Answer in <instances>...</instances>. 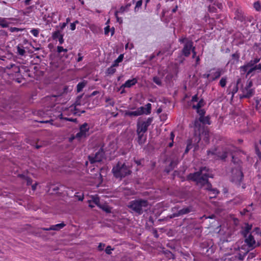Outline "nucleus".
Segmentation results:
<instances>
[{
  "label": "nucleus",
  "mask_w": 261,
  "mask_h": 261,
  "mask_svg": "<svg viewBox=\"0 0 261 261\" xmlns=\"http://www.w3.org/2000/svg\"><path fill=\"white\" fill-rule=\"evenodd\" d=\"M40 32V29H32L30 31V33L33 35L34 36L37 37L39 36V34Z\"/></svg>",
  "instance_id": "45"
},
{
  "label": "nucleus",
  "mask_w": 261,
  "mask_h": 261,
  "mask_svg": "<svg viewBox=\"0 0 261 261\" xmlns=\"http://www.w3.org/2000/svg\"><path fill=\"white\" fill-rule=\"evenodd\" d=\"M79 21L78 20H75L74 22L71 23L70 27V30L72 31H74L75 30L76 28V24L79 23Z\"/></svg>",
  "instance_id": "60"
},
{
  "label": "nucleus",
  "mask_w": 261,
  "mask_h": 261,
  "mask_svg": "<svg viewBox=\"0 0 261 261\" xmlns=\"http://www.w3.org/2000/svg\"><path fill=\"white\" fill-rule=\"evenodd\" d=\"M201 122H200L199 121V119L198 118V119H196L195 121H194V127L195 128H200L201 127Z\"/></svg>",
  "instance_id": "53"
},
{
  "label": "nucleus",
  "mask_w": 261,
  "mask_h": 261,
  "mask_svg": "<svg viewBox=\"0 0 261 261\" xmlns=\"http://www.w3.org/2000/svg\"><path fill=\"white\" fill-rule=\"evenodd\" d=\"M227 76L222 77L219 82V85L222 88L225 87L227 83Z\"/></svg>",
  "instance_id": "41"
},
{
  "label": "nucleus",
  "mask_w": 261,
  "mask_h": 261,
  "mask_svg": "<svg viewBox=\"0 0 261 261\" xmlns=\"http://www.w3.org/2000/svg\"><path fill=\"white\" fill-rule=\"evenodd\" d=\"M244 178V173L243 172L242 167L238 166L232 169L231 176L230 177V181L238 187L241 185V183Z\"/></svg>",
  "instance_id": "4"
},
{
  "label": "nucleus",
  "mask_w": 261,
  "mask_h": 261,
  "mask_svg": "<svg viewBox=\"0 0 261 261\" xmlns=\"http://www.w3.org/2000/svg\"><path fill=\"white\" fill-rule=\"evenodd\" d=\"M241 54L239 50H237L234 53L232 54L230 57L231 58L228 61L227 64H230L234 65L239 62Z\"/></svg>",
  "instance_id": "16"
},
{
  "label": "nucleus",
  "mask_w": 261,
  "mask_h": 261,
  "mask_svg": "<svg viewBox=\"0 0 261 261\" xmlns=\"http://www.w3.org/2000/svg\"><path fill=\"white\" fill-rule=\"evenodd\" d=\"M130 6H131V3L127 4L124 6H122L120 8L119 11H118L119 13H123L125 11H127L129 10V8L130 7Z\"/></svg>",
  "instance_id": "37"
},
{
  "label": "nucleus",
  "mask_w": 261,
  "mask_h": 261,
  "mask_svg": "<svg viewBox=\"0 0 261 261\" xmlns=\"http://www.w3.org/2000/svg\"><path fill=\"white\" fill-rule=\"evenodd\" d=\"M260 61V58H256L253 60H251L249 62L247 63L248 66L250 67L254 66V65L258 63Z\"/></svg>",
  "instance_id": "40"
},
{
  "label": "nucleus",
  "mask_w": 261,
  "mask_h": 261,
  "mask_svg": "<svg viewBox=\"0 0 261 261\" xmlns=\"http://www.w3.org/2000/svg\"><path fill=\"white\" fill-rule=\"evenodd\" d=\"M142 3H143L142 0H139V1H137V2L136 3V6L134 9L135 12L138 11L139 9L141 7V6L142 5Z\"/></svg>",
  "instance_id": "49"
},
{
  "label": "nucleus",
  "mask_w": 261,
  "mask_h": 261,
  "mask_svg": "<svg viewBox=\"0 0 261 261\" xmlns=\"http://www.w3.org/2000/svg\"><path fill=\"white\" fill-rule=\"evenodd\" d=\"M62 35L60 30H57L52 33L51 37L53 40H57Z\"/></svg>",
  "instance_id": "39"
},
{
  "label": "nucleus",
  "mask_w": 261,
  "mask_h": 261,
  "mask_svg": "<svg viewBox=\"0 0 261 261\" xmlns=\"http://www.w3.org/2000/svg\"><path fill=\"white\" fill-rule=\"evenodd\" d=\"M257 69H258L257 65H255L253 67H251V68H250L249 70H247L246 76L250 75L253 71H254Z\"/></svg>",
  "instance_id": "52"
},
{
  "label": "nucleus",
  "mask_w": 261,
  "mask_h": 261,
  "mask_svg": "<svg viewBox=\"0 0 261 261\" xmlns=\"http://www.w3.org/2000/svg\"><path fill=\"white\" fill-rule=\"evenodd\" d=\"M13 19V18H5V17H0V26L3 28H6L9 27V22H7V20Z\"/></svg>",
  "instance_id": "25"
},
{
  "label": "nucleus",
  "mask_w": 261,
  "mask_h": 261,
  "mask_svg": "<svg viewBox=\"0 0 261 261\" xmlns=\"http://www.w3.org/2000/svg\"><path fill=\"white\" fill-rule=\"evenodd\" d=\"M197 113L199 115V117H203L205 116L206 111L204 109H201L196 111Z\"/></svg>",
  "instance_id": "55"
},
{
  "label": "nucleus",
  "mask_w": 261,
  "mask_h": 261,
  "mask_svg": "<svg viewBox=\"0 0 261 261\" xmlns=\"http://www.w3.org/2000/svg\"><path fill=\"white\" fill-rule=\"evenodd\" d=\"M253 7L255 9V10L257 11H261L260 3L259 1H257L254 3Z\"/></svg>",
  "instance_id": "47"
},
{
  "label": "nucleus",
  "mask_w": 261,
  "mask_h": 261,
  "mask_svg": "<svg viewBox=\"0 0 261 261\" xmlns=\"http://www.w3.org/2000/svg\"><path fill=\"white\" fill-rule=\"evenodd\" d=\"M200 251L202 254L209 256L215 252V248L211 243L203 242L200 244Z\"/></svg>",
  "instance_id": "8"
},
{
  "label": "nucleus",
  "mask_w": 261,
  "mask_h": 261,
  "mask_svg": "<svg viewBox=\"0 0 261 261\" xmlns=\"http://www.w3.org/2000/svg\"><path fill=\"white\" fill-rule=\"evenodd\" d=\"M223 73L224 71L222 68H217V71L213 73L212 76L208 79L209 82H213L218 79Z\"/></svg>",
  "instance_id": "17"
},
{
  "label": "nucleus",
  "mask_w": 261,
  "mask_h": 261,
  "mask_svg": "<svg viewBox=\"0 0 261 261\" xmlns=\"http://www.w3.org/2000/svg\"><path fill=\"white\" fill-rule=\"evenodd\" d=\"M192 108L193 109L196 110L197 111L201 109V108H202V107H201V106H200L199 103H197V105H193Z\"/></svg>",
  "instance_id": "64"
},
{
  "label": "nucleus",
  "mask_w": 261,
  "mask_h": 261,
  "mask_svg": "<svg viewBox=\"0 0 261 261\" xmlns=\"http://www.w3.org/2000/svg\"><path fill=\"white\" fill-rule=\"evenodd\" d=\"M214 5L216 6L220 10H222L223 9V5L222 3H220L216 1H215L214 3Z\"/></svg>",
  "instance_id": "61"
},
{
  "label": "nucleus",
  "mask_w": 261,
  "mask_h": 261,
  "mask_svg": "<svg viewBox=\"0 0 261 261\" xmlns=\"http://www.w3.org/2000/svg\"><path fill=\"white\" fill-rule=\"evenodd\" d=\"M89 96L88 94L85 95L84 93L80 95H78L75 101L73 103L74 109L75 111L78 110V109L76 108L77 106H84L86 103H89Z\"/></svg>",
  "instance_id": "10"
},
{
  "label": "nucleus",
  "mask_w": 261,
  "mask_h": 261,
  "mask_svg": "<svg viewBox=\"0 0 261 261\" xmlns=\"http://www.w3.org/2000/svg\"><path fill=\"white\" fill-rule=\"evenodd\" d=\"M252 225H250L248 223H246L245 224V226L243 229V230L242 231V234L244 236V238L247 237L248 234L250 232V231L252 229Z\"/></svg>",
  "instance_id": "26"
},
{
  "label": "nucleus",
  "mask_w": 261,
  "mask_h": 261,
  "mask_svg": "<svg viewBox=\"0 0 261 261\" xmlns=\"http://www.w3.org/2000/svg\"><path fill=\"white\" fill-rule=\"evenodd\" d=\"M19 70V75L20 77H17L16 82L18 83H21L22 80L25 79L26 77H33V75L31 73L29 68L24 65H21Z\"/></svg>",
  "instance_id": "9"
},
{
  "label": "nucleus",
  "mask_w": 261,
  "mask_h": 261,
  "mask_svg": "<svg viewBox=\"0 0 261 261\" xmlns=\"http://www.w3.org/2000/svg\"><path fill=\"white\" fill-rule=\"evenodd\" d=\"M137 134L138 135L137 142L140 145H143L146 141V135H144V133H143Z\"/></svg>",
  "instance_id": "24"
},
{
  "label": "nucleus",
  "mask_w": 261,
  "mask_h": 261,
  "mask_svg": "<svg viewBox=\"0 0 261 261\" xmlns=\"http://www.w3.org/2000/svg\"><path fill=\"white\" fill-rule=\"evenodd\" d=\"M241 82V79L239 78L236 83H232L230 84V86H231V98H233L234 94L238 91L239 90V84Z\"/></svg>",
  "instance_id": "18"
},
{
  "label": "nucleus",
  "mask_w": 261,
  "mask_h": 261,
  "mask_svg": "<svg viewBox=\"0 0 261 261\" xmlns=\"http://www.w3.org/2000/svg\"><path fill=\"white\" fill-rule=\"evenodd\" d=\"M177 163L174 161H171L170 164L165 168L164 172L169 174L176 166Z\"/></svg>",
  "instance_id": "23"
},
{
  "label": "nucleus",
  "mask_w": 261,
  "mask_h": 261,
  "mask_svg": "<svg viewBox=\"0 0 261 261\" xmlns=\"http://www.w3.org/2000/svg\"><path fill=\"white\" fill-rule=\"evenodd\" d=\"M199 119L200 122H201L202 124L210 125L211 124V121L210 120V116H204L203 117H199Z\"/></svg>",
  "instance_id": "30"
},
{
  "label": "nucleus",
  "mask_w": 261,
  "mask_h": 261,
  "mask_svg": "<svg viewBox=\"0 0 261 261\" xmlns=\"http://www.w3.org/2000/svg\"><path fill=\"white\" fill-rule=\"evenodd\" d=\"M255 152L259 160H261V151L256 145L255 146Z\"/></svg>",
  "instance_id": "57"
},
{
  "label": "nucleus",
  "mask_w": 261,
  "mask_h": 261,
  "mask_svg": "<svg viewBox=\"0 0 261 261\" xmlns=\"http://www.w3.org/2000/svg\"><path fill=\"white\" fill-rule=\"evenodd\" d=\"M191 40V39L185 37L179 38L178 41L180 43H184L185 44L187 41H190Z\"/></svg>",
  "instance_id": "54"
},
{
  "label": "nucleus",
  "mask_w": 261,
  "mask_h": 261,
  "mask_svg": "<svg viewBox=\"0 0 261 261\" xmlns=\"http://www.w3.org/2000/svg\"><path fill=\"white\" fill-rule=\"evenodd\" d=\"M210 169L208 167L204 166L200 167L198 171H201L200 172V174H203L205 173H209Z\"/></svg>",
  "instance_id": "43"
},
{
  "label": "nucleus",
  "mask_w": 261,
  "mask_h": 261,
  "mask_svg": "<svg viewBox=\"0 0 261 261\" xmlns=\"http://www.w3.org/2000/svg\"><path fill=\"white\" fill-rule=\"evenodd\" d=\"M87 84V81L83 80V81L79 83L76 86V91L77 93L82 91L83 88L86 86Z\"/></svg>",
  "instance_id": "29"
},
{
  "label": "nucleus",
  "mask_w": 261,
  "mask_h": 261,
  "mask_svg": "<svg viewBox=\"0 0 261 261\" xmlns=\"http://www.w3.org/2000/svg\"><path fill=\"white\" fill-rule=\"evenodd\" d=\"M133 161L135 164L137 165V166H139L140 167H142L144 166L145 161L144 158L138 159H136V158H134Z\"/></svg>",
  "instance_id": "33"
},
{
  "label": "nucleus",
  "mask_w": 261,
  "mask_h": 261,
  "mask_svg": "<svg viewBox=\"0 0 261 261\" xmlns=\"http://www.w3.org/2000/svg\"><path fill=\"white\" fill-rule=\"evenodd\" d=\"M192 212V207L189 206L187 207L182 208L178 211L177 213H173L172 214L168 215L166 217H165L163 220H165L166 221H169L170 219L174 218L176 217H178L180 215H185L188 214Z\"/></svg>",
  "instance_id": "11"
},
{
  "label": "nucleus",
  "mask_w": 261,
  "mask_h": 261,
  "mask_svg": "<svg viewBox=\"0 0 261 261\" xmlns=\"http://www.w3.org/2000/svg\"><path fill=\"white\" fill-rule=\"evenodd\" d=\"M184 258L186 259V261H199L198 258L196 257L192 253H190L188 252L182 253Z\"/></svg>",
  "instance_id": "20"
},
{
  "label": "nucleus",
  "mask_w": 261,
  "mask_h": 261,
  "mask_svg": "<svg viewBox=\"0 0 261 261\" xmlns=\"http://www.w3.org/2000/svg\"><path fill=\"white\" fill-rule=\"evenodd\" d=\"M247 91V93L245 94L244 97H246V98H250L255 93L254 89H249Z\"/></svg>",
  "instance_id": "38"
},
{
  "label": "nucleus",
  "mask_w": 261,
  "mask_h": 261,
  "mask_svg": "<svg viewBox=\"0 0 261 261\" xmlns=\"http://www.w3.org/2000/svg\"><path fill=\"white\" fill-rule=\"evenodd\" d=\"M99 207L106 213H111L112 207L106 203L101 204Z\"/></svg>",
  "instance_id": "32"
},
{
  "label": "nucleus",
  "mask_w": 261,
  "mask_h": 261,
  "mask_svg": "<svg viewBox=\"0 0 261 261\" xmlns=\"http://www.w3.org/2000/svg\"><path fill=\"white\" fill-rule=\"evenodd\" d=\"M112 172L115 178L121 179L130 175L132 173V171L125 163L121 164L118 162L116 166L113 167Z\"/></svg>",
  "instance_id": "2"
},
{
  "label": "nucleus",
  "mask_w": 261,
  "mask_h": 261,
  "mask_svg": "<svg viewBox=\"0 0 261 261\" xmlns=\"http://www.w3.org/2000/svg\"><path fill=\"white\" fill-rule=\"evenodd\" d=\"M66 226V224L62 222L61 223H59L56 225H53L50 226V229L52 230L59 231L62 229L64 226Z\"/></svg>",
  "instance_id": "27"
},
{
  "label": "nucleus",
  "mask_w": 261,
  "mask_h": 261,
  "mask_svg": "<svg viewBox=\"0 0 261 261\" xmlns=\"http://www.w3.org/2000/svg\"><path fill=\"white\" fill-rule=\"evenodd\" d=\"M194 146V145L192 143V140L191 139H188L187 140L186 148L188 149L189 150H191Z\"/></svg>",
  "instance_id": "51"
},
{
  "label": "nucleus",
  "mask_w": 261,
  "mask_h": 261,
  "mask_svg": "<svg viewBox=\"0 0 261 261\" xmlns=\"http://www.w3.org/2000/svg\"><path fill=\"white\" fill-rule=\"evenodd\" d=\"M138 82V80L136 78H133L131 80H127L124 84H122L120 88H130L131 87L135 85Z\"/></svg>",
  "instance_id": "19"
},
{
  "label": "nucleus",
  "mask_w": 261,
  "mask_h": 261,
  "mask_svg": "<svg viewBox=\"0 0 261 261\" xmlns=\"http://www.w3.org/2000/svg\"><path fill=\"white\" fill-rule=\"evenodd\" d=\"M153 82L158 86L162 85V81L160 78L157 76H154L152 79Z\"/></svg>",
  "instance_id": "46"
},
{
  "label": "nucleus",
  "mask_w": 261,
  "mask_h": 261,
  "mask_svg": "<svg viewBox=\"0 0 261 261\" xmlns=\"http://www.w3.org/2000/svg\"><path fill=\"white\" fill-rule=\"evenodd\" d=\"M64 120L68 121H70V122H74L75 123H77V122H78V121H77L76 118H72L67 117V118H64Z\"/></svg>",
  "instance_id": "62"
},
{
  "label": "nucleus",
  "mask_w": 261,
  "mask_h": 261,
  "mask_svg": "<svg viewBox=\"0 0 261 261\" xmlns=\"http://www.w3.org/2000/svg\"><path fill=\"white\" fill-rule=\"evenodd\" d=\"M228 156V153L227 151H223L222 152H218L217 156L221 160L225 161Z\"/></svg>",
  "instance_id": "35"
},
{
  "label": "nucleus",
  "mask_w": 261,
  "mask_h": 261,
  "mask_svg": "<svg viewBox=\"0 0 261 261\" xmlns=\"http://www.w3.org/2000/svg\"><path fill=\"white\" fill-rule=\"evenodd\" d=\"M203 188L204 190L209 192L213 189L212 185L209 180L206 183V184H205V187Z\"/></svg>",
  "instance_id": "50"
},
{
  "label": "nucleus",
  "mask_w": 261,
  "mask_h": 261,
  "mask_svg": "<svg viewBox=\"0 0 261 261\" xmlns=\"http://www.w3.org/2000/svg\"><path fill=\"white\" fill-rule=\"evenodd\" d=\"M113 250V249H112L110 246H108L105 249V252L107 254L110 255L112 254V250Z\"/></svg>",
  "instance_id": "63"
},
{
  "label": "nucleus",
  "mask_w": 261,
  "mask_h": 261,
  "mask_svg": "<svg viewBox=\"0 0 261 261\" xmlns=\"http://www.w3.org/2000/svg\"><path fill=\"white\" fill-rule=\"evenodd\" d=\"M149 205L148 201L145 199L138 198L129 202L128 207L139 215L146 211Z\"/></svg>",
  "instance_id": "1"
},
{
  "label": "nucleus",
  "mask_w": 261,
  "mask_h": 261,
  "mask_svg": "<svg viewBox=\"0 0 261 261\" xmlns=\"http://www.w3.org/2000/svg\"><path fill=\"white\" fill-rule=\"evenodd\" d=\"M140 118L138 120L137 123V134L140 133H145L148 130V126L153 121V117H149L146 121H140Z\"/></svg>",
  "instance_id": "6"
},
{
  "label": "nucleus",
  "mask_w": 261,
  "mask_h": 261,
  "mask_svg": "<svg viewBox=\"0 0 261 261\" xmlns=\"http://www.w3.org/2000/svg\"><path fill=\"white\" fill-rule=\"evenodd\" d=\"M163 251H164V253L168 257H169V258H172V259L174 258V254L172 252H171L170 251L168 250H164Z\"/></svg>",
  "instance_id": "42"
},
{
  "label": "nucleus",
  "mask_w": 261,
  "mask_h": 261,
  "mask_svg": "<svg viewBox=\"0 0 261 261\" xmlns=\"http://www.w3.org/2000/svg\"><path fill=\"white\" fill-rule=\"evenodd\" d=\"M245 242L249 247H253V245L255 244L254 238L251 234L245 238Z\"/></svg>",
  "instance_id": "21"
},
{
  "label": "nucleus",
  "mask_w": 261,
  "mask_h": 261,
  "mask_svg": "<svg viewBox=\"0 0 261 261\" xmlns=\"http://www.w3.org/2000/svg\"><path fill=\"white\" fill-rule=\"evenodd\" d=\"M105 158V151L102 147H100L97 152L94 154H91L88 155V160L91 164L99 163Z\"/></svg>",
  "instance_id": "7"
},
{
  "label": "nucleus",
  "mask_w": 261,
  "mask_h": 261,
  "mask_svg": "<svg viewBox=\"0 0 261 261\" xmlns=\"http://www.w3.org/2000/svg\"><path fill=\"white\" fill-rule=\"evenodd\" d=\"M20 66H16V65L14 64H11L9 65H8L6 66V68H4L5 69V72H6V69H12V71L15 73V74H17V75H19V71L18 70V69H20Z\"/></svg>",
  "instance_id": "22"
},
{
  "label": "nucleus",
  "mask_w": 261,
  "mask_h": 261,
  "mask_svg": "<svg viewBox=\"0 0 261 261\" xmlns=\"http://www.w3.org/2000/svg\"><path fill=\"white\" fill-rule=\"evenodd\" d=\"M124 55L123 54H120L118 57L114 61L113 63V66L117 67L119 66V64L121 63L123 59Z\"/></svg>",
  "instance_id": "34"
},
{
  "label": "nucleus",
  "mask_w": 261,
  "mask_h": 261,
  "mask_svg": "<svg viewBox=\"0 0 261 261\" xmlns=\"http://www.w3.org/2000/svg\"><path fill=\"white\" fill-rule=\"evenodd\" d=\"M201 171H198L189 174L187 176V180L194 181L197 186H199L201 188H203L209 180L207 179V176L205 173L203 175L200 174Z\"/></svg>",
  "instance_id": "3"
},
{
  "label": "nucleus",
  "mask_w": 261,
  "mask_h": 261,
  "mask_svg": "<svg viewBox=\"0 0 261 261\" xmlns=\"http://www.w3.org/2000/svg\"><path fill=\"white\" fill-rule=\"evenodd\" d=\"M116 66H113L112 64L111 67L108 68L106 71V74L107 75H113L114 74L116 71V69L114 68Z\"/></svg>",
  "instance_id": "36"
},
{
  "label": "nucleus",
  "mask_w": 261,
  "mask_h": 261,
  "mask_svg": "<svg viewBox=\"0 0 261 261\" xmlns=\"http://www.w3.org/2000/svg\"><path fill=\"white\" fill-rule=\"evenodd\" d=\"M248 67H250L248 66L247 63L243 66L240 67V71L243 73H247Z\"/></svg>",
  "instance_id": "56"
},
{
  "label": "nucleus",
  "mask_w": 261,
  "mask_h": 261,
  "mask_svg": "<svg viewBox=\"0 0 261 261\" xmlns=\"http://www.w3.org/2000/svg\"><path fill=\"white\" fill-rule=\"evenodd\" d=\"M194 42L191 40L190 41H187L184 45V47L181 50V53L185 57H188L191 54V49L194 46Z\"/></svg>",
  "instance_id": "13"
},
{
  "label": "nucleus",
  "mask_w": 261,
  "mask_h": 261,
  "mask_svg": "<svg viewBox=\"0 0 261 261\" xmlns=\"http://www.w3.org/2000/svg\"><path fill=\"white\" fill-rule=\"evenodd\" d=\"M57 51L60 60L66 63H69L73 58V54L72 52H68V50L64 48L63 46H58Z\"/></svg>",
  "instance_id": "5"
},
{
  "label": "nucleus",
  "mask_w": 261,
  "mask_h": 261,
  "mask_svg": "<svg viewBox=\"0 0 261 261\" xmlns=\"http://www.w3.org/2000/svg\"><path fill=\"white\" fill-rule=\"evenodd\" d=\"M89 130V127L88 126V124L85 122L80 126V131L76 134V138H82L86 137L89 135V134H87Z\"/></svg>",
  "instance_id": "12"
},
{
  "label": "nucleus",
  "mask_w": 261,
  "mask_h": 261,
  "mask_svg": "<svg viewBox=\"0 0 261 261\" xmlns=\"http://www.w3.org/2000/svg\"><path fill=\"white\" fill-rule=\"evenodd\" d=\"M217 154H218V152H217L216 149H215L213 150H207V154L208 155H216Z\"/></svg>",
  "instance_id": "58"
},
{
  "label": "nucleus",
  "mask_w": 261,
  "mask_h": 261,
  "mask_svg": "<svg viewBox=\"0 0 261 261\" xmlns=\"http://www.w3.org/2000/svg\"><path fill=\"white\" fill-rule=\"evenodd\" d=\"M234 19L239 20L244 24L246 23V16L244 15V13L241 9H237L234 12Z\"/></svg>",
  "instance_id": "14"
},
{
  "label": "nucleus",
  "mask_w": 261,
  "mask_h": 261,
  "mask_svg": "<svg viewBox=\"0 0 261 261\" xmlns=\"http://www.w3.org/2000/svg\"><path fill=\"white\" fill-rule=\"evenodd\" d=\"M17 53L21 56L25 55L26 51L22 45L19 44L17 46Z\"/></svg>",
  "instance_id": "31"
},
{
  "label": "nucleus",
  "mask_w": 261,
  "mask_h": 261,
  "mask_svg": "<svg viewBox=\"0 0 261 261\" xmlns=\"http://www.w3.org/2000/svg\"><path fill=\"white\" fill-rule=\"evenodd\" d=\"M212 194H214L213 196L211 197V198H215L216 196L219 194L220 192L217 188H213L210 191Z\"/></svg>",
  "instance_id": "48"
},
{
  "label": "nucleus",
  "mask_w": 261,
  "mask_h": 261,
  "mask_svg": "<svg viewBox=\"0 0 261 261\" xmlns=\"http://www.w3.org/2000/svg\"><path fill=\"white\" fill-rule=\"evenodd\" d=\"M124 115V116H129L130 117L140 116L137 109L135 111H125Z\"/></svg>",
  "instance_id": "28"
},
{
  "label": "nucleus",
  "mask_w": 261,
  "mask_h": 261,
  "mask_svg": "<svg viewBox=\"0 0 261 261\" xmlns=\"http://www.w3.org/2000/svg\"><path fill=\"white\" fill-rule=\"evenodd\" d=\"M208 11L210 13H217V9L214 4L208 7Z\"/></svg>",
  "instance_id": "44"
},
{
  "label": "nucleus",
  "mask_w": 261,
  "mask_h": 261,
  "mask_svg": "<svg viewBox=\"0 0 261 261\" xmlns=\"http://www.w3.org/2000/svg\"><path fill=\"white\" fill-rule=\"evenodd\" d=\"M118 13L119 12H118V11H116L115 12L114 15H115V16L116 19H117V21L120 24H121L123 22V20H122V18L118 17Z\"/></svg>",
  "instance_id": "59"
},
{
  "label": "nucleus",
  "mask_w": 261,
  "mask_h": 261,
  "mask_svg": "<svg viewBox=\"0 0 261 261\" xmlns=\"http://www.w3.org/2000/svg\"><path fill=\"white\" fill-rule=\"evenodd\" d=\"M140 115L145 114L149 115L151 112V104L148 103L145 107H140L137 109Z\"/></svg>",
  "instance_id": "15"
}]
</instances>
